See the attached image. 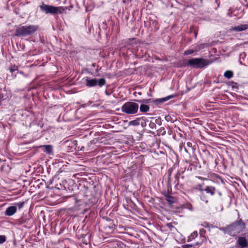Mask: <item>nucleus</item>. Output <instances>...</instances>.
I'll return each mask as SVG.
<instances>
[{
  "label": "nucleus",
  "mask_w": 248,
  "mask_h": 248,
  "mask_svg": "<svg viewBox=\"0 0 248 248\" xmlns=\"http://www.w3.org/2000/svg\"><path fill=\"white\" fill-rule=\"evenodd\" d=\"M245 224L241 219L235 221L233 223L228 225L225 228H220V230L223 231L224 233L228 234L231 236H235L237 234L242 232L245 228Z\"/></svg>",
  "instance_id": "obj_1"
},
{
  "label": "nucleus",
  "mask_w": 248,
  "mask_h": 248,
  "mask_svg": "<svg viewBox=\"0 0 248 248\" xmlns=\"http://www.w3.org/2000/svg\"><path fill=\"white\" fill-rule=\"evenodd\" d=\"M38 29L37 26L31 25L23 26L17 28L15 35L16 36H27L33 34Z\"/></svg>",
  "instance_id": "obj_2"
},
{
  "label": "nucleus",
  "mask_w": 248,
  "mask_h": 248,
  "mask_svg": "<svg viewBox=\"0 0 248 248\" xmlns=\"http://www.w3.org/2000/svg\"><path fill=\"white\" fill-rule=\"evenodd\" d=\"M41 11L46 14L55 15L59 13H62L64 9L62 7H55L54 6L46 4L44 3L39 6Z\"/></svg>",
  "instance_id": "obj_3"
},
{
  "label": "nucleus",
  "mask_w": 248,
  "mask_h": 248,
  "mask_svg": "<svg viewBox=\"0 0 248 248\" xmlns=\"http://www.w3.org/2000/svg\"><path fill=\"white\" fill-rule=\"evenodd\" d=\"M139 106L138 104L133 102L125 103L122 107V111L127 114H134L138 112Z\"/></svg>",
  "instance_id": "obj_4"
},
{
  "label": "nucleus",
  "mask_w": 248,
  "mask_h": 248,
  "mask_svg": "<svg viewBox=\"0 0 248 248\" xmlns=\"http://www.w3.org/2000/svg\"><path fill=\"white\" fill-rule=\"evenodd\" d=\"M210 63L208 60L203 58H192L188 61V64L194 68H202Z\"/></svg>",
  "instance_id": "obj_5"
},
{
  "label": "nucleus",
  "mask_w": 248,
  "mask_h": 248,
  "mask_svg": "<svg viewBox=\"0 0 248 248\" xmlns=\"http://www.w3.org/2000/svg\"><path fill=\"white\" fill-rule=\"evenodd\" d=\"M85 80V85L86 86L89 87H93L96 85L102 87L106 83V81L104 78H101L97 79L96 78H89L87 77Z\"/></svg>",
  "instance_id": "obj_6"
},
{
  "label": "nucleus",
  "mask_w": 248,
  "mask_h": 248,
  "mask_svg": "<svg viewBox=\"0 0 248 248\" xmlns=\"http://www.w3.org/2000/svg\"><path fill=\"white\" fill-rule=\"evenodd\" d=\"M197 190L200 191L201 194L200 195V199L204 202L205 203H208V197L204 193V189L202 188V184H199L198 185V187L196 188Z\"/></svg>",
  "instance_id": "obj_7"
},
{
  "label": "nucleus",
  "mask_w": 248,
  "mask_h": 248,
  "mask_svg": "<svg viewBox=\"0 0 248 248\" xmlns=\"http://www.w3.org/2000/svg\"><path fill=\"white\" fill-rule=\"evenodd\" d=\"M204 192H205L207 194H209L211 196H213L215 195L217 191L216 187L211 186H205L204 189Z\"/></svg>",
  "instance_id": "obj_8"
},
{
  "label": "nucleus",
  "mask_w": 248,
  "mask_h": 248,
  "mask_svg": "<svg viewBox=\"0 0 248 248\" xmlns=\"http://www.w3.org/2000/svg\"><path fill=\"white\" fill-rule=\"evenodd\" d=\"M175 96V95H170L165 97L156 99L155 100H154V102L155 104L156 105L160 104L163 103L171 98H174Z\"/></svg>",
  "instance_id": "obj_9"
},
{
  "label": "nucleus",
  "mask_w": 248,
  "mask_h": 248,
  "mask_svg": "<svg viewBox=\"0 0 248 248\" xmlns=\"http://www.w3.org/2000/svg\"><path fill=\"white\" fill-rule=\"evenodd\" d=\"M16 206H9L6 209L5 215L7 216H12L16 213Z\"/></svg>",
  "instance_id": "obj_10"
},
{
  "label": "nucleus",
  "mask_w": 248,
  "mask_h": 248,
  "mask_svg": "<svg viewBox=\"0 0 248 248\" xmlns=\"http://www.w3.org/2000/svg\"><path fill=\"white\" fill-rule=\"evenodd\" d=\"M237 243L241 248H246L248 246V242L244 237H239L237 240Z\"/></svg>",
  "instance_id": "obj_11"
},
{
  "label": "nucleus",
  "mask_w": 248,
  "mask_h": 248,
  "mask_svg": "<svg viewBox=\"0 0 248 248\" xmlns=\"http://www.w3.org/2000/svg\"><path fill=\"white\" fill-rule=\"evenodd\" d=\"M248 29V23L246 24H241L237 26H235L233 30L236 31H245Z\"/></svg>",
  "instance_id": "obj_12"
},
{
  "label": "nucleus",
  "mask_w": 248,
  "mask_h": 248,
  "mask_svg": "<svg viewBox=\"0 0 248 248\" xmlns=\"http://www.w3.org/2000/svg\"><path fill=\"white\" fill-rule=\"evenodd\" d=\"M164 197L165 198V200L170 205H172L175 203V199L173 196L168 194H165L164 195Z\"/></svg>",
  "instance_id": "obj_13"
},
{
  "label": "nucleus",
  "mask_w": 248,
  "mask_h": 248,
  "mask_svg": "<svg viewBox=\"0 0 248 248\" xmlns=\"http://www.w3.org/2000/svg\"><path fill=\"white\" fill-rule=\"evenodd\" d=\"M149 106L146 104H141L140 107V111L141 112L145 113L149 110Z\"/></svg>",
  "instance_id": "obj_14"
},
{
  "label": "nucleus",
  "mask_w": 248,
  "mask_h": 248,
  "mask_svg": "<svg viewBox=\"0 0 248 248\" xmlns=\"http://www.w3.org/2000/svg\"><path fill=\"white\" fill-rule=\"evenodd\" d=\"M143 119V117L138 118L136 120H132L129 122V125L137 126L140 124V121Z\"/></svg>",
  "instance_id": "obj_15"
},
{
  "label": "nucleus",
  "mask_w": 248,
  "mask_h": 248,
  "mask_svg": "<svg viewBox=\"0 0 248 248\" xmlns=\"http://www.w3.org/2000/svg\"><path fill=\"white\" fill-rule=\"evenodd\" d=\"M233 76V73L232 71L231 70H227L224 74V76L228 79L231 78Z\"/></svg>",
  "instance_id": "obj_16"
},
{
  "label": "nucleus",
  "mask_w": 248,
  "mask_h": 248,
  "mask_svg": "<svg viewBox=\"0 0 248 248\" xmlns=\"http://www.w3.org/2000/svg\"><path fill=\"white\" fill-rule=\"evenodd\" d=\"M198 236V232L197 231H195L192 232L190 236H188L187 241L190 242L194 240L195 238Z\"/></svg>",
  "instance_id": "obj_17"
},
{
  "label": "nucleus",
  "mask_w": 248,
  "mask_h": 248,
  "mask_svg": "<svg viewBox=\"0 0 248 248\" xmlns=\"http://www.w3.org/2000/svg\"><path fill=\"white\" fill-rule=\"evenodd\" d=\"M45 151L48 154H50L52 152V146L51 145H45L43 146Z\"/></svg>",
  "instance_id": "obj_18"
},
{
  "label": "nucleus",
  "mask_w": 248,
  "mask_h": 248,
  "mask_svg": "<svg viewBox=\"0 0 248 248\" xmlns=\"http://www.w3.org/2000/svg\"><path fill=\"white\" fill-rule=\"evenodd\" d=\"M157 134L158 135H165L166 134V130L165 128L161 127L157 130Z\"/></svg>",
  "instance_id": "obj_19"
},
{
  "label": "nucleus",
  "mask_w": 248,
  "mask_h": 248,
  "mask_svg": "<svg viewBox=\"0 0 248 248\" xmlns=\"http://www.w3.org/2000/svg\"><path fill=\"white\" fill-rule=\"evenodd\" d=\"M165 120L167 122H170L171 123H174L176 121V119L171 116L170 115H168L165 117Z\"/></svg>",
  "instance_id": "obj_20"
},
{
  "label": "nucleus",
  "mask_w": 248,
  "mask_h": 248,
  "mask_svg": "<svg viewBox=\"0 0 248 248\" xmlns=\"http://www.w3.org/2000/svg\"><path fill=\"white\" fill-rule=\"evenodd\" d=\"M151 99H143V100H135V101L140 103L148 104L151 102Z\"/></svg>",
  "instance_id": "obj_21"
},
{
  "label": "nucleus",
  "mask_w": 248,
  "mask_h": 248,
  "mask_svg": "<svg viewBox=\"0 0 248 248\" xmlns=\"http://www.w3.org/2000/svg\"><path fill=\"white\" fill-rule=\"evenodd\" d=\"M180 176V171H178L177 173L175 174V180L174 181V183L176 184V185H178L179 184V179Z\"/></svg>",
  "instance_id": "obj_22"
},
{
  "label": "nucleus",
  "mask_w": 248,
  "mask_h": 248,
  "mask_svg": "<svg viewBox=\"0 0 248 248\" xmlns=\"http://www.w3.org/2000/svg\"><path fill=\"white\" fill-rule=\"evenodd\" d=\"M9 70L12 74H13L14 72L17 70V67L16 65L12 66L11 67H10Z\"/></svg>",
  "instance_id": "obj_23"
},
{
  "label": "nucleus",
  "mask_w": 248,
  "mask_h": 248,
  "mask_svg": "<svg viewBox=\"0 0 248 248\" xmlns=\"http://www.w3.org/2000/svg\"><path fill=\"white\" fill-rule=\"evenodd\" d=\"M24 204H25V202H19L16 203V206L18 207L19 209L22 208L24 207Z\"/></svg>",
  "instance_id": "obj_24"
},
{
  "label": "nucleus",
  "mask_w": 248,
  "mask_h": 248,
  "mask_svg": "<svg viewBox=\"0 0 248 248\" xmlns=\"http://www.w3.org/2000/svg\"><path fill=\"white\" fill-rule=\"evenodd\" d=\"M195 51V50H194L192 49H189L187 50L186 51H185L184 52V54L190 55V54L193 53Z\"/></svg>",
  "instance_id": "obj_25"
},
{
  "label": "nucleus",
  "mask_w": 248,
  "mask_h": 248,
  "mask_svg": "<svg viewBox=\"0 0 248 248\" xmlns=\"http://www.w3.org/2000/svg\"><path fill=\"white\" fill-rule=\"evenodd\" d=\"M199 245V243L198 242H196L194 244H190V245L186 244V245H184L183 247H184V248H188L189 247H193L194 246H197V245Z\"/></svg>",
  "instance_id": "obj_26"
},
{
  "label": "nucleus",
  "mask_w": 248,
  "mask_h": 248,
  "mask_svg": "<svg viewBox=\"0 0 248 248\" xmlns=\"http://www.w3.org/2000/svg\"><path fill=\"white\" fill-rule=\"evenodd\" d=\"M6 238L5 235H0V244H2L6 241Z\"/></svg>",
  "instance_id": "obj_27"
},
{
  "label": "nucleus",
  "mask_w": 248,
  "mask_h": 248,
  "mask_svg": "<svg viewBox=\"0 0 248 248\" xmlns=\"http://www.w3.org/2000/svg\"><path fill=\"white\" fill-rule=\"evenodd\" d=\"M172 168H170L168 170V180L169 181H170L171 180V173L172 172Z\"/></svg>",
  "instance_id": "obj_28"
},
{
  "label": "nucleus",
  "mask_w": 248,
  "mask_h": 248,
  "mask_svg": "<svg viewBox=\"0 0 248 248\" xmlns=\"http://www.w3.org/2000/svg\"><path fill=\"white\" fill-rule=\"evenodd\" d=\"M167 226L171 230H172V228H174V227L172 225V223H170L167 224Z\"/></svg>",
  "instance_id": "obj_29"
},
{
  "label": "nucleus",
  "mask_w": 248,
  "mask_h": 248,
  "mask_svg": "<svg viewBox=\"0 0 248 248\" xmlns=\"http://www.w3.org/2000/svg\"><path fill=\"white\" fill-rule=\"evenodd\" d=\"M149 126H150V128L153 129L156 126V125H155V124L154 123H151L149 124Z\"/></svg>",
  "instance_id": "obj_30"
},
{
  "label": "nucleus",
  "mask_w": 248,
  "mask_h": 248,
  "mask_svg": "<svg viewBox=\"0 0 248 248\" xmlns=\"http://www.w3.org/2000/svg\"><path fill=\"white\" fill-rule=\"evenodd\" d=\"M202 226L204 227L207 228L209 227V224L208 223L205 222L202 224Z\"/></svg>",
  "instance_id": "obj_31"
},
{
  "label": "nucleus",
  "mask_w": 248,
  "mask_h": 248,
  "mask_svg": "<svg viewBox=\"0 0 248 248\" xmlns=\"http://www.w3.org/2000/svg\"><path fill=\"white\" fill-rule=\"evenodd\" d=\"M205 233V231L204 229H201L200 231V233L202 235Z\"/></svg>",
  "instance_id": "obj_32"
},
{
  "label": "nucleus",
  "mask_w": 248,
  "mask_h": 248,
  "mask_svg": "<svg viewBox=\"0 0 248 248\" xmlns=\"http://www.w3.org/2000/svg\"><path fill=\"white\" fill-rule=\"evenodd\" d=\"M5 167H6L5 164H4V165L3 164H2L1 166V170L4 171L5 170Z\"/></svg>",
  "instance_id": "obj_33"
},
{
  "label": "nucleus",
  "mask_w": 248,
  "mask_h": 248,
  "mask_svg": "<svg viewBox=\"0 0 248 248\" xmlns=\"http://www.w3.org/2000/svg\"><path fill=\"white\" fill-rule=\"evenodd\" d=\"M193 166V165L192 163H189V167L187 169V170H192V167Z\"/></svg>",
  "instance_id": "obj_34"
},
{
  "label": "nucleus",
  "mask_w": 248,
  "mask_h": 248,
  "mask_svg": "<svg viewBox=\"0 0 248 248\" xmlns=\"http://www.w3.org/2000/svg\"><path fill=\"white\" fill-rule=\"evenodd\" d=\"M216 193H217V194H218V195H219V197H221L222 196V193H221L220 191H218V190H217V192H216Z\"/></svg>",
  "instance_id": "obj_35"
},
{
  "label": "nucleus",
  "mask_w": 248,
  "mask_h": 248,
  "mask_svg": "<svg viewBox=\"0 0 248 248\" xmlns=\"http://www.w3.org/2000/svg\"><path fill=\"white\" fill-rule=\"evenodd\" d=\"M187 146L191 147L192 146V143L190 142H187L186 143Z\"/></svg>",
  "instance_id": "obj_36"
},
{
  "label": "nucleus",
  "mask_w": 248,
  "mask_h": 248,
  "mask_svg": "<svg viewBox=\"0 0 248 248\" xmlns=\"http://www.w3.org/2000/svg\"><path fill=\"white\" fill-rule=\"evenodd\" d=\"M3 97V96L0 94V105L1 104V99Z\"/></svg>",
  "instance_id": "obj_37"
},
{
  "label": "nucleus",
  "mask_w": 248,
  "mask_h": 248,
  "mask_svg": "<svg viewBox=\"0 0 248 248\" xmlns=\"http://www.w3.org/2000/svg\"><path fill=\"white\" fill-rule=\"evenodd\" d=\"M132 0H124L123 2H127L128 1H131Z\"/></svg>",
  "instance_id": "obj_38"
},
{
  "label": "nucleus",
  "mask_w": 248,
  "mask_h": 248,
  "mask_svg": "<svg viewBox=\"0 0 248 248\" xmlns=\"http://www.w3.org/2000/svg\"><path fill=\"white\" fill-rule=\"evenodd\" d=\"M195 37H197V32H195Z\"/></svg>",
  "instance_id": "obj_39"
},
{
  "label": "nucleus",
  "mask_w": 248,
  "mask_h": 248,
  "mask_svg": "<svg viewBox=\"0 0 248 248\" xmlns=\"http://www.w3.org/2000/svg\"><path fill=\"white\" fill-rule=\"evenodd\" d=\"M138 93L139 95H141V93L140 92H139Z\"/></svg>",
  "instance_id": "obj_40"
},
{
  "label": "nucleus",
  "mask_w": 248,
  "mask_h": 248,
  "mask_svg": "<svg viewBox=\"0 0 248 248\" xmlns=\"http://www.w3.org/2000/svg\"><path fill=\"white\" fill-rule=\"evenodd\" d=\"M94 65H95V64H94V63H93V66H94Z\"/></svg>",
  "instance_id": "obj_41"
},
{
  "label": "nucleus",
  "mask_w": 248,
  "mask_h": 248,
  "mask_svg": "<svg viewBox=\"0 0 248 248\" xmlns=\"http://www.w3.org/2000/svg\"><path fill=\"white\" fill-rule=\"evenodd\" d=\"M185 151H186V152H187V151H186V149H185Z\"/></svg>",
  "instance_id": "obj_42"
},
{
  "label": "nucleus",
  "mask_w": 248,
  "mask_h": 248,
  "mask_svg": "<svg viewBox=\"0 0 248 248\" xmlns=\"http://www.w3.org/2000/svg\"><path fill=\"white\" fill-rule=\"evenodd\" d=\"M185 151H186V152H187V151H186V149H185Z\"/></svg>",
  "instance_id": "obj_43"
},
{
  "label": "nucleus",
  "mask_w": 248,
  "mask_h": 248,
  "mask_svg": "<svg viewBox=\"0 0 248 248\" xmlns=\"http://www.w3.org/2000/svg\"><path fill=\"white\" fill-rule=\"evenodd\" d=\"M217 0H216V2H217Z\"/></svg>",
  "instance_id": "obj_44"
}]
</instances>
